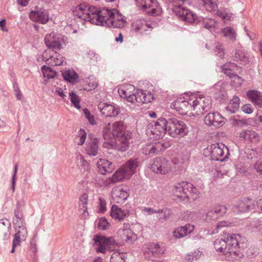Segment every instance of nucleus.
<instances>
[{
    "mask_svg": "<svg viewBox=\"0 0 262 262\" xmlns=\"http://www.w3.org/2000/svg\"><path fill=\"white\" fill-rule=\"evenodd\" d=\"M115 11L104 8L101 10L89 4L85 20L97 25L121 29L125 26L126 21L121 14L118 12L115 14Z\"/></svg>",
    "mask_w": 262,
    "mask_h": 262,
    "instance_id": "f257e3e1",
    "label": "nucleus"
},
{
    "mask_svg": "<svg viewBox=\"0 0 262 262\" xmlns=\"http://www.w3.org/2000/svg\"><path fill=\"white\" fill-rule=\"evenodd\" d=\"M238 234H225L223 238L216 239L214 243L215 250L225 255L232 254L239 256L238 249L241 248Z\"/></svg>",
    "mask_w": 262,
    "mask_h": 262,
    "instance_id": "f03ea898",
    "label": "nucleus"
},
{
    "mask_svg": "<svg viewBox=\"0 0 262 262\" xmlns=\"http://www.w3.org/2000/svg\"><path fill=\"white\" fill-rule=\"evenodd\" d=\"M172 10L181 20L190 24H201L203 27L209 30L215 28V21L214 19H204L199 17L190 10L182 6L181 4L175 5Z\"/></svg>",
    "mask_w": 262,
    "mask_h": 262,
    "instance_id": "7ed1b4c3",
    "label": "nucleus"
},
{
    "mask_svg": "<svg viewBox=\"0 0 262 262\" xmlns=\"http://www.w3.org/2000/svg\"><path fill=\"white\" fill-rule=\"evenodd\" d=\"M113 137L118 149L122 152L127 150L129 140L132 137V132L122 121L115 122L112 125Z\"/></svg>",
    "mask_w": 262,
    "mask_h": 262,
    "instance_id": "20e7f679",
    "label": "nucleus"
},
{
    "mask_svg": "<svg viewBox=\"0 0 262 262\" xmlns=\"http://www.w3.org/2000/svg\"><path fill=\"white\" fill-rule=\"evenodd\" d=\"M172 191L178 198L185 202L195 200L200 194L196 187L191 183L185 181L177 183L173 186Z\"/></svg>",
    "mask_w": 262,
    "mask_h": 262,
    "instance_id": "39448f33",
    "label": "nucleus"
},
{
    "mask_svg": "<svg viewBox=\"0 0 262 262\" xmlns=\"http://www.w3.org/2000/svg\"><path fill=\"white\" fill-rule=\"evenodd\" d=\"M203 155L205 157L209 158L211 160L223 162L228 158L229 149L223 143H216L212 144L205 148Z\"/></svg>",
    "mask_w": 262,
    "mask_h": 262,
    "instance_id": "423d86ee",
    "label": "nucleus"
},
{
    "mask_svg": "<svg viewBox=\"0 0 262 262\" xmlns=\"http://www.w3.org/2000/svg\"><path fill=\"white\" fill-rule=\"evenodd\" d=\"M93 245L96 246L95 249L96 253L105 254L107 250L116 248L117 243L112 236L107 237L98 233L95 234L93 238Z\"/></svg>",
    "mask_w": 262,
    "mask_h": 262,
    "instance_id": "0eeeda50",
    "label": "nucleus"
},
{
    "mask_svg": "<svg viewBox=\"0 0 262 262\" xmlns=\"http://www.w3.org/2000/svg\"><path fill=\"white\" fill-rule=\"evenodd\" d=\"M168 124V134L173 138H182L189 133L186 124L174 117L169 118Z\"/></svg>",
    "mask_w": 262,
    "mask_h": 262,
    "instance_id": "6e6552de",
    "label": "nucleus"
},
{
    "mask_svg": "<svg viewBox=\"0 0 262 262\" xmlns=\"http://www.w3.org/2000/svg\"><path fill=\"white\" fill-rule=\"evenodd\" d=\"M170 117L160 118L156 121H153L147 126L148 132H150L158 139L163 138L166 133L168 134V126Z\"/></svg>",
    "mask_w": 262,
    "mask_h": 262,
    "instance_id": "1a4fd4ad",
    "label": "nucleus"
},
{
    "mask_svg": "<svg viewBox=\"0 0 262 262\" xmlns=\"http://www.w3.org/2000/svg\"><path fill=\"white\" fill-rule=\"evenodd\" d=\"M140 164L138 158H133L128 160L124 164L122 169L117 171L113 176L114 181H119L124 178V176L127 172L134 174L136 172V169Z\"/></svg>",
    "mask_w": 262,
    "mask_h": 262,
    "instance_id": "9d476101",
    "label": "nucleus"
},
{
    "mask_svg": "<svg viewBox=\"0 0 262 262\" xmlns=\"http://www.w3.org/2000/svg\"><path fill=\"white\" fill-rule=\"evenodd\" d=\"M171 146L169 142H157L146 144L142 148V152L145 156L149 157L158 155L160 152L165 150Z\"/></svg>",
    "mask_w": 262,
    "mask_h": 262,
    "instance_id": "9b49d317",
    "label": "nucleus"
},
{
    "mask_svg": "<svg viewBox=\"0 0 262 262\" xmlns=\"http://www.w3.org/2000/svg\"><path fill=\"white\" fill-rule=\"evenodd\" d=\"M149 168L154 172L165 174L172 170L170 161L162 157L155 158Z\"/></svg>",
    "mask_w": 262,
    "mask_h": 262,
    "instance_id": "f8f14e48",
    "label": "nucleus"
},
{
    "mask_svg": "<svg viewBox=\"0 0 262 262\" xmlns=\"http://www.w3.org/2000/svg\"><path fill=\"white\" fill-rule=\"evenodd\" d=\"M171 108L176 110L179 114L185 115L191 110V98L186 100L184 98H179L175 100L171 104Z\"/></svg>",
    "mask_w": 262,
    "mask_h": 262,
    "instance_id": "ddd939ff",
    "label": "nucleus"
},
{
    "mask_svg": "<svg viewBox=\"0 0 262 262\" xmlns=\"http://www.w3.org/2000/svg\"><path fill=\"white\" fill-rule=\"evenodd\" d=\"M141 6L142 10L149 16H156L158 14L157 10L159 3L157 0H136Z\"/></svg>",
    "mask_w": 262,
    "mask_h": 262,
    "instance_id": "4468645a",
    "label": "nucleus"
},
{
    "mask_svg": "<svg viewBox=\"0 0 262 262\" xmlns=\"http://www.w3.org/2000/svg\"><path fill=\"white\" fill-rule=\"evenodd\" d=\"M98 108L102 114L106 117H116L120 113V107L114 103L111 104L107 103H100L98 105Z\"/></svg>",
    "mask_w": 262,
    "mask_h": 262,
    "instance_id": "2eb2a0df",
    "label": "nucleus"
},
{
    "mask_svg": "<svg viewBox=\"0 0 262 262\" xmlns=\"http://www.w3.org/2000/svg\"><path fill=\"white\" fill-rule=\"evenodd\" d=\"M30 19L35 22L45 24L49 21V12L45 8H36V10L31 11L29 14Z\"/></svg>",
    "mask_w": 262,
    "mask_h": 262,
    "instance_id": "dca6fc26",
    "label": "nucleus"
},
{
    "mask_svg": "<svg viewBox=\"0 0 262 262\" xmlns=\"http://www.w3.org/2000/svg\"><path fill=\"white\" fill-rule=\"evenodd\" d=\"M225 118L217 112L208 113L204 119V122L206 125L215 127L222 126L225 124Z\"/></svg>",
    "mask_w": 262,
    "mask_h": 262,
    "instance_id": "f3484780",
    "label": "nucleus"
},
{
    "mask_svg": "<svg viewBox=\"0 0 262 262\" xmlns=\"http://www.w3.org/2000/svg\"><path fill=\"white\" fill-rule=\"evenodd\" d=\"M45 42L48 48L59 50L61 48L60 38L58 34L54 32L47 34L45 37Z\"/></svg>",
    "mask_w": 262,
    "mask_h": 262,
    "instance_id": "a211bd4d",
    "label": "nucleus"
},
{
    "mask_svg": "<svg viewBox=\"0 0 262 262\" xmlns=\"http://www.w3.org/2000/svg\"><path fill=\"white\" fill-rule=\"evenodd\" d=\"M257 205V202L255 200L249 198H245L236 206L237 212L244 213L252 210L254 211Z\"/></svg>",
    "mask_w": 262,
    "mask_h": 262,
    "instance_id": "6ab92c4d",
    "label": "nucleus"
},
{
    "mask_svg": "<svg viewBox=\"0 0 262 262\" xmlns=\"http://www.w3.org/2000/svg\"><path fill=\"white\" fill-rule=\"evenodd\" d=\"M24 208V203L18 202L14 211V217L13 219V222L16 230H17V227L25 226L23 219Z\"/></svg>",
    "mask_w": 262,
    "mask_h": 262,
    "instance_id": "aec40b11",
    "label": "nucleus"
},
{
    "mask_svg": "<svg viewBox=\"0 0 262 262\" xmlns=\"http://www.w3.org/2000/svg\"><path fill=\"white\" fill-rule=\"evenodd\" d=\"M136 101L139 103H148L155 99L154 94L151 92L137 89L135 92Z\"/></svg>",
    "mask_w": 262,
    "mask_h": 262,
    "instance_id": "412c9836",
    "label": "nucleus"
},
{
    "mask_svg": "<svg viewBox=\"0 0 262 262\" xmlns=\"http://www.w3.org/2000/svg\"><path fill=\"white\" fill-rule=\"evenodd\" d=\"M11 228L9 220L3 219L0 220V241L5 242L9 238Z\"/></svg>",
    "mask_w": 262,
    "mask_h": 262,
    "instance_id": "4be33fe9",
    "label": "nucleus"
},
{
    "mask_svg": "<svg viewBox=\"0 0 262 262\" xmlns=\"http://www.w3.org/2000/svg\"><path fill=\"white\" fill-rule=\"evenodd\" d=\"M129 190L127 186L118 188L113 191V198L117 203H123L129 195Z\"/></svg>",
    "mask_w": 262,
    "mask_h": 262,
    "instance_id": "5701e85b",
    "label": "nucleus"
},
{
    "mask_svg": "<svg viewBox=\"0 0 262 262\" xmlns=\"http://www.w3.org/2000/svg\"><path fill=\"white\" fill-rule=\"evenodd\" d=\"M194 229V226L190 224H187L184 226L178 227L173 232V235L176 238H182L188 234L191 233Z\"/></svg>",
    "mask_w": 262,
    "mask_h": 262,
    "instance_id": "b1692460",
    "label": "nucleus"
},
{
    "mask_svg": "<svg viewBox=\"0 0 262 262\" xmlns=\"http://www.w3.org/2000/svg\"><path fill=\"white\" fill-rule=\"evenodd\" d=\"M99 171L102 174L111 173L115 169V164L105 159H100L97 164Z\"/></svg>",
    "mask_w": 262,
    "mask_h": 262,
    "instance_id": "393cba45",
    "label": "nucleus"
},
{
    "mask_svg": "<svg viewBox=\"0 0 262 262\" xmlns=\"http://www.w3.org/2000/svg\"><path fill=\"white\" fill-rule=\"evenodd\" d=\"M247 96L252 103L258 107L262 108V93L255 90H249L247 92Z\"/></svg>",
    "mask_w": 262,
    "mask_h": 262,
    "instance_id": "a878e982",
    "label": "nucleus"
},
{
    "mask_svg": "<svg viewBox=\"0 0 262 262\" xmlns=\"http://www.w3.org/2000/svg\"><path fill=\"white\" fill-rule=\"evenodd\" d=\"M63 79L70 83H75L79 82V76L73 69L62 70L61 71Z\"/></svg>",
    "mask_w": 262,
    "mask_h": 262,
    "instance_id": "bb28decb",
    "label": "nucleus"
},
{
    "mask_svg": "<svg viewBox=\"0 0 262 262\" xmlns=\"http://www.w3.org/2000/svg\"><path fill=\"white\" fill-rule=\"evenodd\" d=\"M128 212L127 210H122L117 205H113L111 208L110 215L113 219L121 221L124 219L127 214H128Z\"/></svg>",
    "mask_w": 262,
    "mask_h": 262,
    "instance_id": "cd10ccee",
    "label": "nucleus"
},
{
    "mask_svg": "<svg viewBox=\"0 0 262 262\" xmlns=\"http://www.w3.org/2000/svg\"><path fill=\"white\" fill-rule=\"evenodd\" d=\"M89 4L86 3H82L77 5L75 10H73V13L79 18L83 20H86V14L88 13Z\"/></svg>",
    "mask_w": 262,
    "mask_h": 262,
    "instance_id": "c85d7f7f",
    "label": "nucleus"
},
{
    "mask_svg": "<svg viewBox=\"0 0 262 262\" xmlns=\"http://www.w3.org/2000/svg\"><path fill=\"white\" fill-rule=\"evenodd\" d=\"M175 2L178 4H184L186 0H171ZM202 4L207 9H210V11H215L217 9V0H201Z\"/></svg>",
    "mask_w": 262,
    "mask_h": 262,
    "instance_id": "c756f323",
    "label": "nucleus"
},
{
    "mask_svg": "<svg viewBox=\"0 0 262 262\" xmlns=\"http://www.w3.org/2000/svg\"><path fill=\"white\" fill-rule=\"evenodd\" d=\"M85 150L88 154L95 156L98 154V139L95 138L86 144Z\"/></svg>",
    "mask_w": 262,
    "mask_h": 262,
    "instance_id": "7c9ffc66",
    "label": "nucleus"
},
{
    "mask_svg": "<svg viewBox=\"0 0 262 262\" xmlns=\"http://www.w3.org/2000/svg\"><path fill=\"white\" fill-rule=\"evenodd\" d=\"M195 103H198L202 106V111L208 112L211 108L212 104L211 103V100L208 98H206L204 96L195 97Z\"/></svg>",
    "mask_w": 262,
    "mask_h": 262,
    "instance_id": "2f4dec72",
    "label": "nucleus"
},
{
    "mask_svg": "<svg viewBox=\"0 0 262 262\" xmlns=\"http://www.w3.org/2000/svg\"><path fill=\"white\" fill-rule=\"evenodd\" d=\"M239 104L240 99L239 97L235 96L230 100L229 103L225 107V109L231 113H235L239 110Z\"/></svg>",
    "mask_w": 262,
    "mask_h": 262,
    "instance_id": "473e14b6",
    "label": "nucleus"
},
{
    "mask_svg": "<svg viewBox=\"0 0 262 262\" xmlns=\"http://www.w3.org/2000/svg\"><path fill=\"white\" fill-rule=\"evenodd\" d=\"M98 84L96 79L93 77H90L86 79L83 85V90L90 91L95 90L98 87Z\"/></svg>",
    "mask_w": 262,
    "mask_h": 262,
    "instance_id": "72a5a7b5",
    "label": "nucleus"
},
{
    "mask_svg": "<svg viewBox=\"0 0 262 262\" xmlns=\"http://www.w3.org/2000/svg\"><path fill=\"white\" fill-rule=\"evenodd\" d=\"M146 252H147L149 255L151 254V255L155 257H159L164 253V250L160 247L159 244H152L150 245Z\"/></svg>",
    "mask_w": 262,
    "mask_h": 262,
    "instance_id": "f704fd0d",
    "label": "nucleus"
},
{
    "mask_svg": "<svg viewBox=\"0 0 262 262\" xmlns=\"http://www.w3.org/2000/svg\"><path fill=\"white\" fill-rule=\"evenodd\" d=\"M234 57L236 61H241L244 62H246L249 59L247 52L241 47L236 49Z\"/></svg>",
    "mask_w": 262,
    "mask_h": 262,
    "instance_id": "c9c22d12",
    "label": "nucleus"
},
{
    "mask_svg": "<svg viewBox=\"0 0 262 262\" xmlns=\"http://www.w3.org/2000/svg\"><path fill=\"white\" fill-rule=\"evenodd\" d=\"M41 71L43 77H47L48 79L54 78L57 75V72L55 71L46 65L42 66Z\"/></svg>",
    "mask_w": 262,
    "mask_h": 262,
    "instance_id": "e433bc0d",
    "label": "nucleus"
},
{
    "mask_svg": "<svg viewBox=\"0 0 262 262\" xmlns=\"http://www.w3.org/2000/svg\"><path fill=\"white\" fill-rule=\"evenodd\" d=\"M202 252L199 250H195L194 252H191L186 254L185 260L187 262H192L194 260H196L201 257Z\"/></svg>",
    "mask_w": 262,
    "mask_h": 262,
    "instance_id": "4c0bfd02",
    "label": "nucleus"
},
{
    "mask_svg": "<svg viewBox=\"0 0 262 262\" xmlns=\"http://www.w3.org/2000/svg\"><path fill=\"white\" fill-rule=\"evenodd\" d=\"M110 124L109 122L103 127L102 136L104 140H112L113 137V129L111 130Z\"/></svg>",
    "mask_w": 262,
    "mask_h": 262,
    "instance_id": "58836bf2",
    "label": "nucleus"
},
{
    "mask_svg": "<svg viewBox=\"0 0 262 262\" xmlns=\"http://www.w3.org/2000/svg\"><path fill=\"white\" fill-rule=\"evenodd\" d=\"M150 28V25L146 24H143L140 21L133 23L132 25V30L135 32H140L142 33L143 31H146L145 27Z\"/></svg>",
    "mask_w": 262,
    "mask_h": 262,
    "instance_id": "ea45409f",
    "label": "nucleus"
},
{
    "mask_svg": "<svg viewBox=\"0 0 262 262\" xmlns=\"http://www.w3.org/2000/svg\"><path fill=\"white\" fill-rule=\"evenodd\" d=\"M88 200V195L86 193H83L79 197V208L80 209H83L84 212H85L87 211Z\"/></svg>",
    "mask_w": 262,
    "mask_h": 262,
    "instance_id": "a19ab883",
    "label": "nucleus"
},
{
    "mask_svg": "<svg viewBox=\"0 0 262 262\" xmlns=\"http://www.w3.org/2000/svg\"><path fill=\"white\" fill-rule=\"evenodd\" d=\"M222 32L224 34V36L229 37L230 40L235 39L236 33L232 27H226L222 30Z\"/></svg>",
    "mask_w": 262,
    "mask_h": 262,
    "instance_id": "79ce46f5",
    "label": "nucleus"
},
{
    "mask_svg": "<svg viewBox=\"0 0 262 262\" xmlns=\"http://www.w3.org/2000/svg\"><path fill=\"white\" fill-rule=\"evenodd\" d=\"M69 97L74 106L77 109H80L81 106L80 105V99L79 97L75 92L72 91L69 93Z\"/></svg>",
    "mask_w": 262,
    "mask_h": 262,
    "instance_id": "37998d69",
    "label": "nucleus"
},
{
    "mask_svg": "<svg viewBox=\"0 0 262 262\" xmlns=\"http://www.w3.org/2000/svg\"><path fill=\"white\" fill-rule=\"evenodd\" d=\"M199 103H195V98H191V106L192 109L194 112V113L198 116L201 115L205 113V112L202 111V108L203 107L200 104L198 105Z\"/></svg>",
    "mask_w": 262,
    "mask_h": 262,
    "instance_id": "c03bdc74",
    "label": "nucleus"
},
{
    "mask_svg": "<svg viewBox=\"0 0 262 262\" xmlns=\"http://www.w3.org/2000/svg\"><path fill=\"white\" fill-rule=\"evenodd\" d=\"M259 250L257 246H251L247 252V256L249 258H253L257 256L259 253Z\"/></svg>",
    "mask_w": 262,
    "mask_h": 262,
    "instance_id": "a18cd8bd",
    "label": "nucleus"
},
{
    "mask_svg": "<svg viewBox=\"0 0 262 262\" xmlns=\"http://www.w3.org/2000/svg\"><path fill=\"white\" fill-rule=\"evenodd\" d=\"M222 70L225 75H226L230 78L235 77L240 78V77L238 76V75H237L235 73L233 72V70H232L231 68H229V66H223L222 67Z\"/></svg>",
    "mask_w": 262,
    "mask_h": 262,
    "instance_id": "49530a36",
    "label": "nucleus"
},
{
    "mask_svg": "<svg viewBox=\"0 0 262 262\" xmlns=\"http://www.w3.org/2000/svg\"><path fill=\"white\" fill-rule=\"evenodd\" d=\"M161 214V215L158 216L157 217L160 222H163V221H166L168 220L172 214V212L169 209L167 208H164V211L163 213Z\"/></svg>",
    "mask_w": 262,
    "mask_h": 262,
    "instance_id": "de8ad7c7",
    "label": "nucleus"
},
{
    "mask_svg": "<svg viewBox=\"0 0 262 262\" xmlns=\"http://www.w3.org/2000/svg\"><path fill=\"white\" fill-rule=\"evenodd\" d=\"M99 230H105L108 229L110 224L108 222L105 217H100L97 224Z\"/></svg>",
    "mask_w": 262,
    "mask_h": 262,
    "instance_id": "09e8293b",
    "label": "nucleus"
},
{
    "mask_svg": "<svg viewBox=\"0 0 262 262\" xmlns=\"http://www.w3.org/2000/svg\"><path fill=\"white\" fill-rule=\"evenodd\" d=\"M230 121L233 125L238 126L242 127L247 124V121L244 119H238L234 116L233 118H230Z\"/></svg>",
    "mask_w": 262,
    "mask_h": 262,
    "instance_id": "8fccbe9b",
    "label": "nucleus"
},
{
    "mask_svg": "<svg viewBox=\"0 0 262 262\" xmlns=\"http://www.w3.org/2000/svg\"><path fill=\"white\" fill-rule=\"evenodd\" d=\"M21 241H23V239L20 237L19 235L18 234H15L14 235V238L12 242V249L10 251L11 253H13L15 252V248L17 246H18L20 245V243Z\"/></svg>",
    "mask_w": 262,
    "mask_h": 262,
    "instance_id": "3c124183",
    "label": "nucleus"
},
{
    "mask_svg": "<svg viewBox=\"0 0 262 262\" xmlns=\"http://www.w3.org/2000/svg\"><path fill=\"white\" fill-rule=\"evenodd\" d=\"M83 113L85 118L88 119L91 125H94L96 124V122L95 120L94 115L91 114L90 111L88 108L83 109Z\"/></svg>",
    "mask_w": 262,
    "mask_h": 262,
    "instance_id": "603ef678",
    "label": "nucleus"
},
{
    "mask_svg": "<svg viewBox=\"0 0 262 262\" xmlns=\"http://www.w3.org/2000/svg\"><path fill=\"white\" fill-rule=\"evenodd\" d=\"M214 51L215 54L219 57L223 58L224 57V48L222 44L219 43L216 45L214 48Z\"/></svg>",
    "mask_w": 262,
    "mask_h": 262,
    "instance_id": "864d4df0",
    "label": "nucleus"
},
{
    "mask_svg": "<svg viewBox=\"0 0 262 262\" xmlns=\"http://www.w3.org/2000/svg\"><path fill=\"white\" fill-rule=\"evenodd\" d=\"M218 218L216 214H215V212L214 210V209H211L209 211H208L206 214V217L205 220L207 222H210L212 221H214Z\"/></svg>",
    "mask_w": 262,
    "mask_h": 262,
    "instance_id": "5fc2aeb1",
    "label": "nucleus"
},
{
    "mask_svg": "<svg viewBox=\"0 0 262 262\" xmlns=\"http://www.w3.org/2000/svg\"><path fill=\"white\" fill-rule=\"evenodd\" d=\"M17 228H18V229L16 230V232L15 234H18V235H19L20 237L21 238V239H23V241H25L26 239V236L27 234V229L25 226L17 227Z\"/></svg>",
    "mask_w": 262,
    "mask_h": 262,
    "instance_id": "6e6d98bb",
    "label": "nucleus"
},
{
    "mask_svg": "<svg viewBox=\"0 0 262 262\" xmlns=\"http://www.w3.org/2000/svg\"><path fill=\"white\" fill-rule=\"evenodd\" d=\"M213 209L218 217L223 216L227 212V208L224 205L217 206Z\"/></svg>",
    "mask_w": 262,
    "mask_h": 262,
    "instance_id": "4d7b16f0",
    "label": "nucleus"
},
{
    "mask_svg": "<svg viewBox=\"0 0 262 262\" xmlns=\"http://www.w3.org/2000/svg\"><path fill=\"white\" fill-rule=\"evenodd\" d=\"M17 166L18 164L16 163L14 167V171H13V174L12 178V181H11V188L14 191L15 190V186L16 184V173L17 170Z\"/></svg>",
    "mask_w": 262,
    "mask_h": 262,
    "instance_id": "13d9d810",
    "label": "nucleus"
},
{
    "mask_svg": "<svg viewBox=\"0 0 262 262\" xmlns=\"http://www.w3.org/2000/svg\"><path fill=\"white\" fill-rule=\"evenodd\" d=\"M248 139L251 141L255 142L258 140V136L256 133L251 130H248Z\"/></svg>",
    "mask_w": 262,
    "mask_h": 262,
    "instance_id": "bf43d9fd",
    "label": "nucleus"
},
{
    "mask_svg": "<svg viewBox=\"0 0 262 262\" xmlns=\"http://www.w3.org/2000/svg\"><path fill=\"white\" fill-rule=\"evenodd\" d=\"M99 211L100 213H104L106 210V202L102 198H99Z\"/></svg>",
    "mask_w": 262,
    "mask_h": 262,
    "instance_id": "052dcab7",
    "label": "nucleus"
},
{
    "mask_svg": "<svg viewBox=\"0 0 262 262\" xmlns=\"http://www.w3.org/2000/svg\"><path fill=\"white\" fill-rule=\"evenodd\" d=\"M241 109L243 112L248 114H251L253 111V109L251 107L250 104H244L242 106Z\"/></svg>",
    "mask_w": 262,
    "mask_h": 262,
    "instance_id": "680f3d73",
    "label": "nucleus"
},
{
    "mask_svg": "<svg viewBox=\"0 0 262 262\" xmlns=\"http://www.w3.org/2000/svg\"><path fill=\"white\" fill-rule=\"evenodd\" d=\"M111 261L112 262H120L121 261V255L120 252H114L111 258Z\"/></svg>",
    "mask_w": 262,
    "mask_h": 262,
    "instance_id": "e2e57ef3",
    "label": "nucleus"
},
{
    "mask_svg": "<svg viewBox=\"0 0 262 262\" xmlns=\"http://www.w3.org/2000/svg\"><path fill=\"white\" fill-rule=\"evenodd\" d=\"M81 162V168L83 169L84 171L89 172L90 170V164L85 160L83 159L82 160Z\"/></svg>",
    "mask_w": 262,
    "mask_h": 262,
    "instance_id": "0e129e2a",
    "label": "nucleus"
},
{
    "mask_svg": "<svg viewBox=\"0 0 262 262\" xmlns=\"http://www.w3.org/2000/svg\"><path fill=\"white\" fill-rule=\"evenodd\" d=\"M6 19L4 18L0 20V28L3 32H7L8 31V29L6 27Z\"/></svg>",
    "mask_w": 262,
    "mask_h": 262,
    "instance_id": "69168bd1",
    "label": "nucleus"
},
{
    "mask_svg": "<svg viewBox=\"0 0 262 262\" xmlns=\"http://www.w3.org/2000/svg\"><path fill=\"white\" fill-rule=\"evenodd\" d=\"M55 92L57 94V95L58 96H59L60 97H61L62 99V100L64 101V102H66L67 101V99H66V98H67V96L66 95L64 94V93L63 92V91H62L61 89V88H59V89L58 90H56L55 91Z\"/></svg>",
    "mask_w": 262,
    "mask_h": 262,
    "instance_id": "338daca9",
    "label": "nucleus"
},
{
    "mask_svg": "<svg viewBox=\"0 0 262 262\" xmlns=\"http://www.w3.org/2000/svg\"><path fill=\"white\" fill-rule=\"evenodd\" d=\"M30 249L34 253H36L37 251V245L34 238H32L31 241Z\"/></svg>",
    "mask_w": 262,
    "mask_h": 262,
    "instance_id": "774afa93",
    "label": "nucleus"
}]
</instances>
